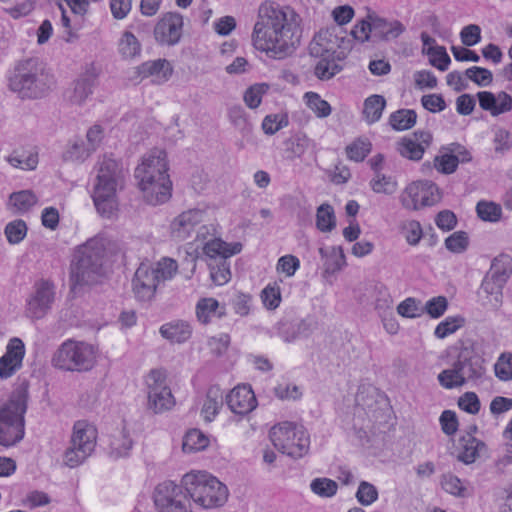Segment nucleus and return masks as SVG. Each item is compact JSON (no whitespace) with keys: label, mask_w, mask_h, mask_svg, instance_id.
I'll return each mask as SVG.
<instances>
[{"label":"nucleus","mask_w":512,"mask_h":512,"mask_svg":"<svg viewBox=\"0 0 512 512\" xmlns=\"http://www.w3.org/2000/svg\"><path fill=\"white\" fill-rule=\"evenodd\" d=\"M301 34V19L294 9L265 1L257 11L251 45L270 59L283 60L296 51Z\"/></svg>","instance_id":"obj_1"},{"label":"nucleus","mask_w":512,"mask_h":512,"mask_svg":"<svg viewBox=\"0 0 512 512\" xmlns=\"http://www.w3.org/2000/svg\"><path fill=\"white\" fill-rule=\"evenodd\" d=\"M135 178L147 203L158 205L170 199L172 182L168 174L167 154L164 150H151L136 167Z\"/></svg>","instance_id":"obj_2"},{"label":"nucleus","mask_w":512,"mask_h":512,"mask_svg":"<svg viewBox=\"0 0 512 512\" xmlns=\"http://www.w3.org/2000/svg\"><path fill=\"white\" fill-rule=\"evenodd\" d=\"M124 187V173L121 164L104 156L99 161L91 198L97 213L107 219L117 216L120 210L118 191Z\"/></svg>","instance_id":"obj_3"},{"label":"nucleus","mask_w":512,"mask_h":512,"mask_svg":"<svg viewBox=\"0 0 512 512\" xmlns=\"http://www.w3.org/2000/svg\"><path fill=\"white\" fill-rule=\"evenodd\" d=\"M106 244L104 237L95 236L78 247L71 264V292L76 294L84 285H93L105 275Z\"/></svg>","instance_id":"obj_4"},{"label":"nucleus","mask_w":512,"mask_h":512,"mask_svg":"<svg viewBox=\"0 0 512 512\" xmlns=\"http://www.w3.org/2000/svg\"><path fill=\"white\" fill-rule=\"evenodd\" d=\"M27 400V388L19 387L0 406V445L10 447L23 439Z\"/></svg>","instance_id":"obj_5"},{"label":"nucleus","mask_w":512,"mask_h":512,"mask_svg":"<svg viewBox=\"0 0 512 512\" xmlns=\"http://www.w3.org/2000/svg\"><path fill=\"white\" fill-rule=\"evenodd\" d=\"M97 348L85 341L67 339L56 350L52 357L54 367L70 372H86L91 370L97 360Z\"/></svg>","instance_id":"obj_6"},{"label":"nucleus","mask_w":512,"mask_h":512,"mask_svg":"<svg viewBox=\"0 0 512 512\" xmlns=\"http://www.w3.org/2000/svg\"><path fill=\"white\" fill-rule=\"evenodd\" d=\"M269 437L275 448L294 459L305 456L310 448L308 432L289 421L274 425L270 429Z\"/></svg>","instance_id":"obj_7"},{"label":"nucleus","mask_w":512,"mask_h":512,"mask_svg":"<svg viewBox=\"0 0 512 512\" xmlns=\"http://www.w3.org/2000/svg\"><path fill=\"white\" fill-rule=\"evenodd\" d=\"M38 63L34 59L20 62L9 79L10 88L21 98H38L48 89L46 80L48 75L38 74Z\"/></svg>","instance_id":"obj_8"},{"label":"nucleus","mask_w":512,"mask_h":512,"mask_svg":"<svg viewBox=\"0 0 512 512\" xmlns=\"http://www.w3.org/2000/svg\"><path fill=\"white\" fill-rule=\"evenodd\" d=\"M98 431L95 425L78 420L74 423L71 436V446L63 457L66 466L75 468L82 464L94 451L97 443Z\"/></svg>","instance_id":"obj_9"},{"label":"nucleus","mask_w":512,"mask_h":512,"mask_svg":"<svg viewBox=\"0 0 512 512\" xmlns=\"http://www.w3.org/2000/svg\"><path fill=\"white\" fill-rule=\"evenodd\" d=\"M191 500L185 482H159L154 493L158 512H191Z\"/></svg>","instance_id":"obj_10"},{"label":"nucleus","mask_w":512,"mask_h":512,"mask_svg":"<svg viewBox=\"0 0 512 512\" xmlns=\"http://www.w3.org/2000/svg\"><path fill=\"white\" fill-rule=\"evenodd\" d=\"M441 199L438 186L429 180H417L408 184L400 195V202L405 209L419 210L433 206Z\"/></svg>","instance_id":"obj_11"},{"label":"nucleus","mask_w":512,"mask_h":512,"mask_svg":"<svg viewBox=\"0 0 512 512\" xmlns=\"http://www.w3.org/2000/svg\"><path fill=\"white\" fill-rule=\"evenodd\" d=\"M186 491L193 502L202 508L212 509L223 506L229 497L224 482H185Z\"/></svg>","instance_id":"obj_12"},{"label":"nucleus","mask_w":512,"mask_h":512,"mask_svg":"<svg viewBox=\"0 0 512 512\" xmlns=\"http://www.w3.org/2000/svg\"><path fill=\"white\" fill-rule=\"evenodd\" d=\"M184 21L177 12L164 13L154 27L155 40L161 45L177 44L183 34Z\"/></svg>","instance_id":"obj_13"},{"label":"nucleus","mask_w":512,"mask_h":512,"mask_svg":"<svg viewBox=\"0 0 512 512\" xmlns=\"http://www.w3.org/2000/svg\"><path fill=\"white\" fill-rule=\"evenodd\" d=\"M230 411L236 415L246 416L255 410L258 401L250 384L242 383L232 388L225 396Z\"/></svg>","instance_id":"obj_14"},{"label":"nucleus","mask_w":512,"mask_h":512,"mask_svg":"<svg viewBox=\"0 0 512 512\" xmlns=\"http://www.w3.org/2000/svg\"><path fill=\"white\" fill-rule=\"evenodd\" d=\"M35 293L27 304L28 313L36 319L42 318L54 301V285L49 280L41 279L34 285Z\"/></svg>","instance_id":"obj_15"},{"label":"nucleus","mask_w":512,"mask_h":512,"mask_svg":"<svg viewBox=\"0 0 512 512\" xmlns=\"http://www.w3.org/2000/svg\"><path fill=\"white\" fill-rule=\"evenodd\" d=\"M158 284L152 268L145 263H141L132 279V291L135 298L139 301L152 300L156 294Z\"/></svg>","instance_id":"obj_16"},{"label":"nucleus","mask_w":512,"mask_h":512,"mask_svg":"<svg viewBox=\"0 0 512 512\" xmlns=\"http://www.w3.org/2000/svg\"><path fill=\"white\" fill-rule=\"evenodd\" d=\"M243 245L239 241L227 242L215 236L204 242L202 254L206 261H228L231 257L242 252Z\"/></svg>","instance_id":"obj_17"},{"label":"nucleus","mask_w":512,"mask_h":512,"mask_svg":"<svg viewBox=\"0 0 512 512\" xmlns=\"http://www.w3.org/2000/svg\"><path fill=\"white\" fill-rule=\"evenodd\" d=\"M25 356V346L20 338L14 337L9 340L6 352L0 357V378L12 377L22 367Z\"/></svg>","instance_id":"obj_18"},{"label":"nucleus","mask_w":512,"mask_h":512,"mask_svg":"<svg viewBox=\"0 0 512 512\" xmlns=\"http://www.w3.org/2000/svg\"><path fill=\"white\" fill-rule=\"evenodd\" d=\"M431 142L432 135L429 132L417 131L410 136L402 138L397 144V150L401 156L409 160L419 161Z\"/></svg>","instance_id":"obj_19"},{"label":"nucleus","mask_w":512,"mask_h":512,"mask_svg":"<svg viewBox=\"0 0 512 512\" xmlns=\"http://www.w3.org/2000/svg\"><path fill=\"white\" fill-rule=\"evenodd\" d=\"M204 211L189 209L178 215L170 224V234L175 240H186L195 227L203 221Z\"/></svg>","instance_id":"obj_20"},{"label":"nucleus","mask_w":512,"mask_h":512,"mask_svg":"<svg viewBox=\"0 0 512 512\" xmlns=\"http://www.w3.org/2000/svg\"><path fill=\"white\" fill-rule=\"evenodd\" d=\"M456 362L464 376L465 382L479 380L486 373L484 359L467 348L462 349L458 353Z\"/></svg>","instance_id":"obj_21"},{"label":"nucleus","mask_w":512,"mask_h":512,"mask_svg":"<svg viewBox=\"0 0 512 512\" xmlns=\"http://www.w3.org/2000/svg\"><path fill=\"white\" fill-rule=\"evenodd\" d=\"M479 106L492 116H499L512 110V97L506 92L497 95L490 91H479L476 94Z\"/></svg>","instance_id":"obj_22"},{"label":"nucleus","mask_w":512,"mask_h":512,"mask_svg":"<svg viewBox=\"0 0 512 512\" xmlns=\"http://www.w3.org/2000/svg\"><path fill=\"white\" fill-rule=\"evenodd\" d=\"M506 284L485 275L477 296L482 306L498 309L503 302V289Z\"/></svg>","instance_id":"obj_23"},{"label":"nucleus","mask_w":512,"mask_h":512,"mask_svg":"<svg viewBox=\"0 0 512 512\" xmlns=\"http://www.w3.org/2000/svg\"><path fill=\"white\" fill-rule=\"evenodd\" d=\"M226 314V305L213 297H201L195 306L196 318L203 325L222 319Z\"/></svg>","instance_id":"obj_24"},{"label":"nucleus","mask_w":512,"mask_h":512,"mask_svg":"<svg viewBox=\"0 0 512 512\" xmlns=\"http://www.w3.org/2000/svg\"><path fill=\"white\" fill-rule=\"evenodd\" d=\"M137 74L141 79L153 77L154 83L162 84L171 78L173 67L166 59L146 61L137 67Z\"/></svg>","instance_id":"obj_25"},{"label":"nucleus","mask_w":512,"mask_h":512,"mask_svg":"<svg viewBox=\"0 0 512 512\" xmlns=\"http://www.w3.org/2000/svg\"><path fill=\"white\" fill-rule=\"evenodd\" d=\"M224 399L223 390L219 385L208 387L200 411L205 422H212L217 417L223 407Z\"/></svg>","instance_id":"obj_26"},{"label":"nucleus","mask_w":512,"mask_h":512,"mask_svg":"<svg viewBox=\"0 0 512 512\" xmlns=\"http://www.w3.org/2000/svg\"><path fill=\"white\" fill-rule=\"evenodd\" d=\"M100 71L101 69L96 63H91L87 66L84 74L75 84L73 96L75 102L81 103L89 94L92 93L91 88L94 85V81L100 74Z\"/></svg>","instance_id":"obj_27"},{"label":"nucleus","mask_w":512,"mask_h":512,"mask_svg":"<svg viewBox=\"0 0 512 512\" xmlns=\"http://www.w3.org/2000/svg\"><path fill=\"white\" fill-rule=\"evenodd\" d=\"M160 333L171 342L183 343L191 337L192 328L187 322L176 321L162 325Z\"/></svg>","instance_id":"obj_28"},{"label":"nucleus","mask_w":512,"mask_h":512,"mask_svg":"<svg viewBox=\"0 0 512 512\" xmlns=\"http://www.w3.org/2000/svg\"><path fill=\"white\" fill-rule=\"evenodd\" d=\"M175 405V398L170 387L147 394V406L155 413L170 410Z\"/></svg>","instance_id":"obj_29"},{"label":"nucleus","mask_w":512,"mask_h":512,"mask_svg":"<svg viewBox=\"0 0 512 512\" xmlns=\"http://www.w3.org/2000/svg\"><path fill=\"white\" fill-rule=\"evenodd\" d=\"M511 274L512 258L509 255L501 254L494 258L486 275L506 284Z\"/></svg>","instance_id":"obj_30"},{"label":"nucleus","mask_w":512,"mask_h":512,"mask_svg":"<svg viewBox=\"0 0 512 512\" xmlns=\"http://www.w3.org/2000/svg\"><path fill=\"white\" fill-rule=\"evenodd\" d=\"M38 201L37 196L31 190L13 192L9 196V207L14 213H25L29 211Z\"/></svg>","instance_id":"obj_31"},{"label":"nucleus","mask_w":512,"mask_h":512,"mask_svg":"<svg viewBox=\"0 0 512 512\" xmlns=\"http://www.w3.org/2000/svg\"><path fill=\"white\" fill-rule=\"evenodd\" d=\"M386 106V100L383 96L374 94L365 99L363 104V117L369 124L377 122Z\"/></svg>","instance_id":"obj_32"},{"label":"nucleus","mask_w":512,"mask_h":512,"mask_svg":"<svg viewBox=\"0 0 512 512\" xmlns=\"http://www.w3.org/2000/svg\"><path fill=\"white\" fill-rule=\"evenodd\" d=\"M210 443L207 435L199 429L189 430L183 439L182 449L184 452H198L206 449Z\"/></svg>","instance_id":"obj_33"},{"label":"nucleus","mask_w":512,"mask_h":512,"mask_svg":"<svg viewBox=\"0 0 512 512\" xmlns=\"http://www.w3.org/2000/svg\"><path fill=\"white\" fill-rule=\"evenodd\" d=\"M303 100L306 106L316 115L318 118H326L331 112V105L321 96L313 91H308L304 94Z\"/></svg>","instance_id":"obj_34"},{"label":"nucleus","mask_w":512,"mask_h":512,"mask_svg":"<svg viewBox=\"0 0 512 512\" xmlns=\"http://www.w3.org/2000/svg\"><path fill=\"white\" fill-rule=\"evenodd\" d=\"M341 69L342 67L332 55H322L314 68V74L320 80H328L339 73Z\"/></svg>","instance_id":"obj_35"},{"label":"nucleus","mask_w":512,"mask_h":512,"mask_svg":"<svg viewBox=\"0 0 512 512\" xmlns=\"http://www.w3.org/2000/svg\"><path fill=\"white\" fill-rule=\"evenodd\" d=\"M316 227L319 231L327 233L336 227V216L333 207L324 203L317 208Z\"/></svg>","instance_id":"obj_36"},{"label":"nucleus","mask_w":512,"mask_h":512,"mask_svg":"<svg viewBox=\"0 0 512 512\" xmlns=\"http://www.w3.org/2000/svg\"><path fill=\"white\" fill-rule=\"evenodd\" d=\"M416 119L417 114L414 110L401 109L391 114L389 122L393 129L403 131L412 128Z\"/></svg>","instance_id":"obj_37"},{"label":"nucleus","mask_w":512,"mask_h":512,"mask_svg":"<svg viewBox=\"0 0 512 512\" xmlns=\"http://www.w3.org/2000/svg\"><path fill=\"white\" fill-rule=\"evenodd\" d=\"M439 384L445 389H453L463 386L466 382L457 362L453 363L452 368L445 369L438 375Z\"/></svg>","instance_id":"obj_38"},{"label":"nucleus","mask_w":512,"mask_h":512,"mask_svg":"<svg viewBox=\"0 0 512 512\" xmlns=\"http://www.w3.org/2000/svg\"><path fill=\"white\" fill-rule=\"evenodd\" d=\"M372 144L367 138H357L346 146L345 152L349 160L355 162L363 161L370 153Z\"/></svg>","instance_id":"obj_39"},{"label":"nucleus","mask_w":512,"mask_h":512,"mask_svg":"<svg viewBox=\"0 0 512 512\" xmlns=\"http://www.w3.org/2000/svg\"><path fill=\"white\" fill-rule=\"evenodd\" d=\"M118 51L123 58H134L140 54L141 45L134 34L126 31L119 40Z\"/></svg>","instance_id":"obj_40"},{"label":"nucleus","mask_w":512,"mask_h":512,"mask_svg":"<svg viewBox=\"0 0 512 512\" xmlns=\"http://www.w3.org/2000/svg\"><path fill=\"white\" fill-rule=\"evenodd\" d=\"M167 372L162 368L151 369L144 377L147 394L169 388L167 384Z\"/></svg>","instance_id":"obj_41"},{"label":"nucleus","mask_w":512,"mask_h":512,"mask_svg":"<svg viewBox=\"0 0 512 512\" xmlns=\"http://www.w3.org/2000/svg\"><path fill=\"white\" fill-rule=\"evenodd\" d=\"M478 217L486 222H497L502 217V208L493 201L481 200L476 205Z\"/></svg>","instance_id":"obj_42"},{"label":"nucleus","mask_w":512,"mask_h":512,"mask_svg":"<svg viewBox=\"0 0 512 512\" xmlns=\"http://www.w3.org/2000/svg\"><path fill=\"white\" fill-rule=\"evenodd\" d=\"M396 310L401 317L409 319L419 318L424 314L421 301L414 297H407L401 301Z\"/></svg>","instance_id":"obj_43"},{"label":"nucleus","mask_w":512,"mask_h":512,"mask_svg":"<svg viewBox=\"0 0 512 512\" xmlns=\"http://www.w3.org/2000/svg\"><path fill=\"white\" fill-rule=\"evenodd\" d=\"M158 283L171 280L178 271V264L172 258L164 257L158 261L156 268H152Z\"/></svg>","instance_id":"obj_44"},{"label":"nucleus","mask_w":512,"mask_h":512,"mask_svg":"<svg viewBox=\"0 0 512 512\" xmlns=\"http://www.w3.org/2000/svg\"><path fill=\"white\" fill-rule=\"evenodd\" d=\"M214 262H207L210 269V277L214 284L222 286L231 279L230 263L225 260L219 261L217 264H214Z\"/></svg>","instance_id":"obj_45"},{"label":"nucleus","mask_w":512,"mask_h":512,"mask_svg":"<svg viewBox=\"0 0 512 512\" xmlns=\"http://www.w3.org/2000/svg\"><path fill=\"white\" fill-rule=\"evenodd\" d=\"M429 62L440 71H446L451 63V59L443 46H430L426 50Z\"/></svg>","instance_id":"obj_46"},{"label":"nucleus","mask_w":512,"mask_h":512,"mask_svg":"<svg viewBox=\"0 0 512 512\" xmlns=\"http://www.w3.org/2000/svg\"><path fill=\"white\" fill-rule=\"evenodd\" d=\"M7 160L15 168L34 170L38 164V153L35 151H29L17 154L15 152L10 155Z\"/></svg>","instance_id":"obj_47"},{"label":"nucleus","mask_w":512,"mask_h":512,"mask_svg":"<svg viewBox=\"0 0 512 512\" xmlns=\"http://www.w3.org/2000/svg\"><path fill=\"white\" fill-rule=\"evenodd\" d=\"M371 189L378 194H393L398 187L397 181L391 176L377 173L370 182Z\"/></svg>","instance_id":"obj_48"},{"label":"nucleus","mask_w":512,"mask_h":512,"mask_svg":"<svg viewBox=\"0 0 512 512\" xmlns=\"http://www.w3.org/2000/svg\"><path fill=\"white\" fill-rule=\"evenodd\" d=\"M495 376L501 381L512 380V353H502L494 364Z\"/></svg>","instance_id":"obj_49"},{"label":"nucleus","mask_w":512,"mask_h":512,"mask_svg":"<svg viewBox=\"0 0 512 512\" xmlns=\"http://www.w3.org/2000/svg\"><path fill=\"white\" fill-rule=\"evenodd\" d=\"M27 234V225L24 220L17 219L9 222L5 227V235L9 243H20Z\"/></svg>","instance_id":"obj_50"},{"label":"nucleus","mask_w":512,"mask_h":512,"mask_svg":"<svg viewBox=\"0 0 512 512\" xmlns=\"http://www.w3.org/2000/svg\"><path fill=\"white\" fill-rule=\"evenodd\" d=\"M269 85L257 83L250 86L244 93V102L249 108H257L262 101L263 95L268 91Z\"/></svg>","instance_id":"obj_51"},{"label":"nucleus","mask_w":512,"mask_h":512,"mask_svg":"<svg viewBox=\"0 0 512 512\" xmlns=\"http://www.w3.org/2000/svg\"><path fill=\"white\" fill-rule=\"evenodd\" d=\"M463 325V318L461 317H447L441 321L434 330V335L438 339H444L447 336L455 333Z\"/></svg>","instance_id":"obj_52"},{"label":"nucleus","mask_w":512,"mask_h":512,"mask_svg":"<svg viewBox=\"0 0 512 512\" xmlns=\"http://www.w3.org/2000/svg\"><path fill=\"white\" fill-rule=\"evenodd\" d=\"M264 306L268 309H276L281 303V291L277 282L268 284L261 293Z\"/></svg>","instance_id":"obj_53"},{"label":"nucleus","mask_w":512,"mask_h":512,"mask_svg":"<svg viewBox=\"0 0 512 512\" xmlns=\"http://www.w3.org/2000/svg\"><path fill=\"white\" fill-rule=\"evenodd\" d=\"M299 268L300 260L292 254L281 256L276 264V271L279 274H284L286 277L294 276Z\"/></svg>","instance_id":"obj_54"},{"label":"nucleus","mask_w":512,"mask_h":512,"mask_svg":"<svg viewBox=\"0 0 512 512\" xmlns=\"http://www.w3.org/2000/svg\"><path fill=\"white\" fill-rule=\"evenodd\" d=\"M468 245L469 238L464 231H456L445 239V246L452 253H462Z\"/></svg>","instance_id":"obj_55"},{"label":"nucleus","mask_w":512,"mask_h":512,"mask_svg":"<svg viewBox=\"0 0 512 512\" xmlns=\"http://www.w3.org/2000/svg\"><path fill=\"white\" fill-rule=\"evenodd\" d=\"M465 75L478 86H488L493 81L492 72L487 68L479 66H473L466 69Z\"/></svg>","instance_id":"obj_56"},{"label":"nucleus","mask_w":512,"mask_h":512,"mask_svg":"<svg viewBox=\"0 0 512 512\" xmlns=\"http://www.w3.org/2000/svg\"><path fill=\"white\" fill-rule=\"evenodd\" d=\"M423 307L424 313H427L433 319H438L446 312L448 301L444 296H437L429 299Z\"/></svg>","instance_id":"obj_57"},{"label":"nucleus","mask_w":512,"mask_h":512,"mask_svg":"<svg viewBox=\"0 0 512 512\" xmlns=\"http://www.w3.org/2000/svg\"><path fill=\"white\" fill-rule=\"evenodd\" d=\"M482 446L483 443L479 440L469 437L465 444H463L459 459L466 464L473 463L479 455V448Z\"/></svg>","instance_id":"obj_58"},{"label":"nucleus","mask_w":512,"mask_h":512,"mask_svg":"<svg viewBox=\"0 0 512 512\" xmlns=\"http://www.w3.org/2000/svg\"><path fill=\"white\" fill-rule=\"evenodd\" d=\"M288 125V118L284 114L267 115L263 122L262 128L266 134L272 135Z\"/></svg>","instance_id":"obj_59"},{"label":"nucleus","mask_w":512,"mask_h":512,"mask_svg":"<svg viewBox=\"0 0 512 512\" xmlns=\"http://www.w3.org/2000/svg\"><path fill=\"white\" fill-rule=\"evenodd\" d=\"M458 406L469 414H477L480 411V400L475 392H465L458 399Z\"/></svg>","instance_id":"obj_60"},{"label":"nucleus","mask_w":512,"mask_h":512,"mask_svg":"<svg viewBox=\"0 0 512 512\" xmlns=\"http://www.w3.org/2000/svg\"><path fill=\"white\" fill-rule=\"evenodd\" d=\"M458 164V158L453 154H443L434 159L435 168L444 174L453 173L457 169Z\"/></svg>","instance_id":"obj_61"},{"label":"nucleus","mask_w":512,"mask_h":512,"mask_svg":"<svg viewBox=\"0 0 512 512\" xmlns=\"http://www.w3.org/2000/svg\"><path fill=\"white\" fill-rule=\"evenodd\" d=\"M356 497L362 505H370L377 500L378 491L370 482H361Z\"/></svg>","instance_id":"obj_62"},{"label":"nucleus","mask_w":512,"mask_h":512,"mask_svg":"<svg viewBox=\"0 0 512 512\" xmlns=\"http://www.w3.org/2000/svg\"><path fill=\"white\" fill-rule=\"evenodd\" d=\"M415 86L420 89H434L437 86L436 76L429 70H420L414 73Z\"/></svg>","instance_id":"obj_63"},{"label":"nucleus","mask_w":512,"mask_h":512,"mask_svg":"<svg viewBox=\"0 0 512 512\" xmlns=\"http://www.w3.org/2000/svg\"><path fill=\"white\" fill-rule=\"evenodd\" d=\"M421 103L431 113H438L446 109V102L441 94L423 95Z\"/></svg>","instance_id":"obj_64"}]
</instances>
